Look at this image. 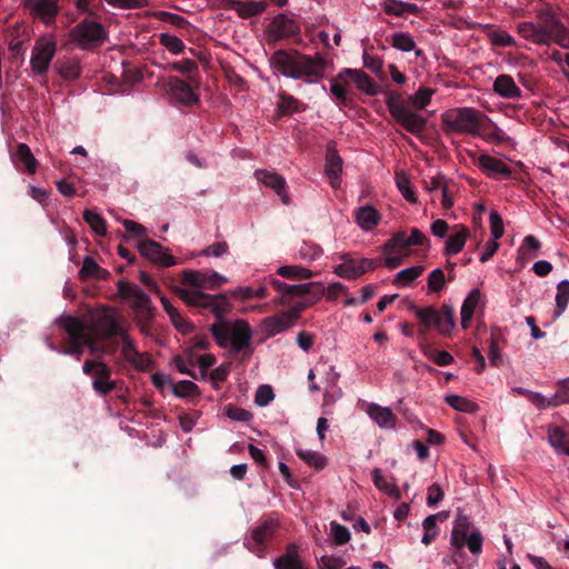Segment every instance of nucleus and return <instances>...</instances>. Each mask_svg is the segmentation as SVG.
<instances>
[{
	"mask_svg": "<svg viewBox=\"0 0 569 569\" xmlns=\"http://www.w3.org/2000/svg\"><path fill=\"white\" fill-rule=\"evenodd\" d=\"M91 330L100 340L112 343L119 341L128 331L123 320L116 312L104 310L99 313L91 326Z\"/></svg>",
	"mask_w": 569,
	"mask_h": 569,
	"instance_id": "obj_8",
	"label": "nucleus"
},
{
	"mask_svg": "<svg viewBox=\"0 0 569 569\" xmlns=\"http://www.w3.org/2000/svg\"><path fill=\"white\" fill-rule=\"evenodd\" d=\"M270 66L282 76L306 83H316L325 77L328 61L317 52L315 56L301 53L298 50H276L270 59Z\"/></svg>",
	"mask_w": 569,
	"mask_h": 569,
	"instance_id": "obj_2",
	"label": "nucleus"
},
{
	"mask_svg": "<svg viewBox=\"0 0 569 569\" xmlns=\"http://www.w3.org/2000/svg\"><path fill=\"white\" fill-rule=\"evenodd\" d=\"M56 51L57 44L53 40L46 38H40L37 40L30 59L32 71L39 76L46 74L56 54Z\"/></svg>",
	"mask_w": 569,
	"mask_h": 569,
	"instance_id": "obj_13",
	"label": "nucleus"
},
{
	"mask_svg": "<svg viewBox=\"0 0 569 569\" xmlns=\"http://www.w3.org/2000/svg\"><path fill=\"white\" fill-rule=\"evenodd\" d=\"M254 177L260 183L274 190L284 204L289 203L290 199L286 191V180L282 176L268 170H256Z\"/></svg>",
	"mask_w": 569,
	"mask_h": 569,
	"instance_id": "obj_24",
	"label": "nucleus"
},
{
	"mask_svg": "<svg viewBox=\"0 0 569 569\" xmlns=\"http://www.w3.org/2000/svg\"><path fill=\"white\" fill-rule=\"evenodd\" d=\"M446 402L453 409L462 412H475L478 406L458 395H450L446 398Z\"/></svg>",
	"mask_w": 569,
	"mask_h": 569,
	"instance_id": "obj_54",
	"label": "nucleus"
},
{
	"mask_svg": "<svg viewBox=\"0 0 569 569\" xmlns=\"http://www.w3.org/2000/svg\"><path fill=\"white\" fill-rule=\"evenodd\" d=\"M372 481H373L375 486L380 491H383L385 493L392 497L393 499L399 500L401 498V492H400L399 488L393 483L387 482V480L382 476L380 469H378V468L373 469Z\"/></svg>",
	"mask_w": 569,
	"mask_h": 569,
	"instance_id": "obj_43",
	"label": "nucleus"
},
{
	"mask_svg": "<svg viewBox=\"0 0 569 569\" xmlns=\"http://www.w3.org/2000/svg\"><path fill=\"white\" fill-rule=\"evenodd\" d=\"M159 42L173 54H179L183 52L186 48L183 41L180 38L169 33H160Z\"/></svg>",
	"mask_w": 569,
	"mask_h": 569,
	"instance_id": "obj_53",
	"label": "nucleus"
},
{
	"mask_svg": "<svg viewBox=\"0 0 569 569\" xmlns=\"http://www.w3.org/2000/svg\"><path fill=\"white\" fill-rule=\"evenodd\" d=\"M268 283L279 293L273 300L276 305H290L293 299L302 297L308 292L312 284H288L277 278L271 277Z\"/></svg>",
	"mask_w": 569,
	"mask_h": 569,
	"instance_id": "obj_18",
	"label": "nucleus"
},
{
	"mask_svg": "<svg viewBox=\"0 0 569 569\" xmlns=\"http://www.w3.org/2000/svg\"><path fill=\"white\" fill-rule=\"evenodd\" d=\"M289 309L286 313L289 315L292 321L296 323L300 319L301 312L310 307L308 300L305 297L293 299L292 303L288 305Z\"/></svg>",
	"mask_w": 569,
	"mask_h": 569,
	"instance_id": "obj_63",
	"label": "nucleus"
},
{
	"mask_svg": "<svg viewBox=\"0 0 569 569\" xmlns=\"http://www.w3.org/2000/svg\"><path fill=\"white\" fill-rule=\"evenodd\" d=\"M478 167L488 177H492L493 174L498 173L508 178L512 173L511 168L507 166L502 160L491 157L489 154H481L478 158Z\"/></svg>",
	"mask_w": 569,
	"mask_h": 569,
	"instance_id": "obj_30",
	"label": "nucleus"
},
{
	"mask_svg": "<svg viewBox=\"0 0 569 569\" xmlns=\"http://www.w3.org/2000/svg\"><path fill=\"white\" fill-rule=\"evenodd\" d=\"M538 18L541 22L539 24L540 28H545L550 41L556 42L562 48H569V31L553 11H540Z\"/></svg>",
	"mask_w": 569,
	"mask_h": 569,
	"instance_id": "obj_15",
	"label": "nucleus"
},
{
	"mask_svg": "<svg viewBox=\"0 0 569 569\" xmlns=\"http://www.w3.org/2000/svg\"><path fill=\"white\" fill-rule=\"evenodd\" d=\"M548 439L552 448L569 456V436L561 428H550Z\"/></svg>",
	"mask_w": 569,
	"mask_h": 569,
	"instance_id": "obj_39",
	"label": "nucleus"
},
{
	"mask_svg": "<svg viewBox=\"0 0 569 569\" xmlns=\"http://www.w3.org/2000/svg\"><path fill=\"white\" fill-rule=\"evenodd\" d=\"M198 86L189 80L169 77L166 90L178 103L190 107L199 102V94L194 90Z\"/></svg>",
	"mask_w": 569,
	"mask_h": 569,
	"instance_id": "obj_14",
	"label": "nucleus"
},
{
	"mask_svg": "<svg viewBox=\"0 0 569 569\" xmlns=\"http://www.w3.org/2000/svg\"><path fill=\"white\" fill-rule=\"evenodd\" d=\"M322 254V249L320 246L311 242H303L298 250V256L300 259L306 261H313L318 259Z\"/></svg>",
	"mask_w": 569,
	"mask_h": 569,
	"instance_id": "obj_56",
	"label": "nucleus"
},
{
	"mask_svg": "<svg viewBox=\"0 0 569 569\" xmlns=\"http://www.w3.org/2000/svg\"><path fill=\"white\" fill-rule=\"evenodd\" d=\"M481 299V292L479 289H472L462 302L460 316L461 326L463 329L469 328L470 321L472 320L475 310Z\"/></svg>",
	"mask_w": 569,
	"mask_h": 569,
	"instance_id": "obj_33",
	"label": "nucleus"
},
{
	"mask_svg": "<svg viewBox=\"0 0 569 569\" xmlns=\"http://www.w3.org/2000/svg\"><path fill=\"white\" fill-rule=\"evenodd\" d=\"M433 91L428 88H420L416 93L410 96L409 102L417 109L426 108L431 100Z\"/></svg>",
	"mask_w": 569,
	"mask_h": 569,
	"instance_id": "obj_57",
	"label": "nucleus"
},
{
	"mask_svg": "<svg viewBox=\"0 0 569 569\" xmlns=\"http://www.w3.org/2000/svg\"><path fill=\"white\" fill-rule=\"evenodd\" d=\"M121 345V356L122 358L130 363L131 366L136 362V358L138 357V349L134 345L132 338L127 333L119 340V346Z\"/></svg>",
	"mask_w": 569,
	"mask_h": 569,
	"instance_id": "obj_50",
	"label": "nucleus"
},
{
	"mask_svg": "<svg viewBox=\"0 0 569 569\" xmlns=\"http://www.w3.org/2000/svg\"><path fill=\"white\" fill-rule=\"evenodd\" d=\"M381 7L387 14L395 17H405L406 13L417 14L419 12L417 4L400 0H385Z\"/></svg>",
	"mask_w": 569,
	"mask_h": 569,
	"instance_id": "obj_36",
	"label": "nucleus"
},
{
	"mask_svg": "<svg viewBox=\"0 0 569 569\" xmlns=\"http://www.w3.org/2000/svg\"><path fill=\"white\" fill-rule=\"evenodd\" d=\"M172 392L178 398L192 397L200 393L199 387L190 380L172 383Z\"/></svg>",
	"mask_w": 569,
	"mask_h": 569,
	"instance_id": "obj_52",
	"label": "nucleus"
},
{
	"mask_svg": "<svg viewBox=\"0 0 569 569\" xmlns=\"http://www.w3.org/2000/svg\"><path fill=\"white\" fill-rule=\"evenodd\" d=\"M83 348L87 347L91 355H109L113 356L119 349V341H114L112 343L99 345L97 341V336L93 337L90 333L86 332L83 329V338H82Z\"/></svg>",
	"mask_w": 569,
	"mask_h": 569,
	"instance_id": "obj_34",
	"label": "nucleus"
},
{
	"mask_svg": "<svg viewBox=\"0 0 569 569\" xmlns=\"http://www.w3.org/2000/svg\"><path fill=\"white\" fill-rule=\"evenodd\" d=\"M345 76L349 77L359 90L369 96H376L379 92L376 81L362 70L346 68L338 74V78L343 79Z\"/></svg>",
	"mask_w": 569,
	"mask_h": 569,
	"instance_id": "obj_25",
	"label": "nucleus"
},
{
	"mask_svg": "<svg viewBox=\"0 0 569 569\" xmlns=\"http://www.w3.org/2000/svg\"><path fill=\"white\" fill-rule=\"evenodd\" d=\"M411 311L419 319V336L421 341L426 340V335L431 328H436L442 336H450L456 322L455 310L448 305H442L440 309L435 307H418L413 305ZM423 353L436 365L445 367L453 362V357L448 351H435L421 342Z\"/></svg>",
	"mask_w": 569,
	"mask_h": 569,
	"instance_id": "obj_3",
	"label": "nucleus"
},
{
	"mask_svg": "<svg viewBox=\"0 0 569 569\" xmlns=\"http://www.w3.org/2000/svg\"><path fill=\"white\" fill-rule=\"evenodd\" d=\"M391 46L402 52H410L416 49L413 38L407 32H396L391 37Z\"/></svg>",
	"mask_w": 569,
	"mask_h": 569,
	"instance_id": "obj_49",
	"label": "nucleus"
},
{
	"mask_svg": "<svg viewBox=\"0 0 569 569\" xmlns=\"http://www.w3.org/2000/svg\"><path fill=\"white\" fill-rule=\"evenodd\" d=\"M539 248V240L535 236H527L523 239L522 246L518 249V261L523 264L526 261L532 258L529 251H537Z\"/></svg>",
	"mask_w": 569,
	"mask_h": 569,
	"instance_id": "obj_51",
	"label": "nucleus"
},
{
	"mask_svg": "<svg viewBox=\"0 0 569 569\" xmlns=\"http://www.w3.org/2000/svg\"><path fill=\"white\" fill-rule=\"evenodd\" d=\"M17 160L22 163L28 173H34L37 170L38 161L33 157L31 149L26 143H19L16 152Z\"/></svg>",
	"mask_w": 569,
	"mask_h": 569,
	"instance_id": "obj_41",
	"label": "nucleus"
},
{
	"mask_svg": "<svg viewBox=\"0 0 569 569\" xmlns=\"http://www.w3.org/2000/svg\"><path fill=\"white\" fill-rule=\"evenodd\" d=\"M482 541L481 532L473 528L470 518L459 515L451 531V545L458 549L467 546L471 553L478 555L482 551Z\"/></svg>",
	"mask_w": 569,
	"mask_h": 569,
	"instance_id": "obj_6",
	"label": "nucleus"
},
{
	"mask_svg": "<svg viewBox=\"0 0 569 569\" xmlns=\"http://www.w3.org/2000/svg\"><path fill=\"white\" fill-rule=\"evenodd\" d=\"M296 453L307 465L315 467L317 470H321L326 466L325 456L318 451L297 449Z\"/></svg>",
	"mask_w": 569,
	"mask_h": 569,
	"instance_id": "obj_47",
	"label": "nucleus"
},
{
	"mask_svg": "<svg viewBox=\"0 0 569 569\" xmlns=\"http://www.w3.org/2000/svg\"><path fill=\"white\" fill-rule=\"evenodd\" d=\"M447 517H448V513L439 512L436 515H430L423 520L422 527H423L425 533L421 539L422 543L428 546L436 539V537L438 535L437 520L438 519L445 520V519H447Z\"/></svg>",
	"mask_w": 569,
	"mask_h": 569,
	"instance_id": "obj_38",
	"label": "nucleus"
},
{
	"mask_svg": "<svg viewBox=\"0 0 569 569\" xmlns=\"http://www.w3.org/2000/svg\"><path fill=\"white\" fill-rule=\"evenodd\" d=\"M59 73L63 79L74 80L80 77L81 68L78 61L70 60L59 67Z\"/></svg>",
	"mask_w": 569,
	"mask_h": 569,
	"instance_id": "obj_58",
	"label": "nucleus"
},
{
	"mask_svg": "<svg viewBox=\"0 0 569 569\" xmlns=\"http://www.w3.org/2000/svg\"><path fill=\"white\" fill-rule=\"evenodd\" d=\"M346 561L341 557L322 556L318 561L319 569H341Z\"/></svg>",
	"mask_w": 569,
	"mask_h": 569,
	"instance_id": "obj_64",
	"label": "nucleus"
},
{
	"mask_svg": "<svg viewBox=\"0 0 569 569\" xmlns=\"http://www.w3.org/2000/svg\"><path fill=\"white\" fill-rule=\"evenodd\" d=\"M446 284V277L442 269L437 268L429 273L428 288L433 292H439Z\"/></svg>",
	"mask_w": 569,
	"mask_h": 569,
	"instance_id": "obj_60",
	"label": "nucleus"
},
{
	"mask_svg": "<svg viewBox=\"0 0 569 569\" xmlns=\"http://www.w3.org/2000/svg\"><path fill=\"white\" fill-rule=\"evenodd\" d=\"M300 33V26L284 13L277 14L269 24V37L273 41L295 37Z\"/></svg>",
	"mask_w": 569,
	"mask_h": 569,
	"instance_id": "obj_21",
	"label": "nucleus"
},
{
	"mask_svg": "<svg viewBox=\"0 0 569 569\" xmlns=\"http://www.w3.org/2000/svg\"><path fill=\"white\" fill-rule=\"evenodd\" d=\"M340 258L343 260V262L335 268V273L338 277L349 280L357 279L367 271L376 269L378 266L377 262L372 259L361 258L356 260L351 258L349 253H343L340 256Z\"/></svg>",
	"mask_w": 569,
	"mask_h": 569,
	"instance_id": "obj_16",
	"label": "nucleus"
},
{
	"mask_svg": "<svg viewBox=\"0 0 569 569\" xmlns=\"http://www.w3.org/2000/svg\"><path fill=\"white\" fill-rule=\"evenodd\" d=\"M425 268L422 266H413L410 268L402 269L396 274L393 283L396 286H409L415 279H417Z\"/></svg>",
	"mask_w": 569,
	"mask_h": 569,
	"instance_id": "obj_46",
	"label": "nucleus"
},
{
	"mask_svg": "<svg viewBox=\"0 0 569 569\" xmlns=\"http://www.w3.org/2000/svg\"><path fill=\"white\" fill-rule=\"evenodd\" d=\"M228 8L236 11L242 19H249L262 13L267 4L263 1L229 0Z\"/></svg>",
	"mask_w": 569,
	"mask_h": 569,
	"instance_id": "obj_29",
	"label": "nucleus"
},
{
	"mask_svg": "<svg viewBox=\"0 0 569 569\" xmlns=\"http://www.w3.org/2000/svg\"><path fill=\"white\" fill-rule=\"evenodd\" d=\"M83 220L90 226L97 236L104 237L107 234L106 221L96 211L89 209L84 210Z\"/></svg>",
	"mask_w": 569,
	"mask_h": 569,
	"instance_id": "obj_45",
	"label": "nucleus"
},
{
	"mask_svg": "<svg viewBox=\"0 0 569 569\" xmlns=\"http://www.w3.org/2000/svg\"><path fill=\"white\" fill-rule=\"evenodd\" d=\"M181 282L199 289H216L226 283L227 278L216 271L186 270Z\"/></svg>",
	"mask_w": 569,
	"mask_h": 569,
	"instance_id": "obj_17",
	"label": "nucleus"
},
{
	"mask_svg": "<svg viewBox=\"0 0 569 569\" xmlns=\"http://www.w3.org/2000/svg\"><path fill=\"white\" fill-rule=\"evenodd\" d=\"M177 296L187 305L198 308H210L217 321L210 326V332L221 348L231 346L233 352L243 351L251 355L250 342L252 330L246 320L226 321L228 301L223 295H209L201 290L176 288Z\"/></svg>",
	"mask_w": 569,
	"mask_h": 569,
	"instance_id": "obj_1",
	"label": "nucleus"
},
{
	"mask_svg": "<svg viewBox=\"0 0 569 569\" xmlns=\"http://www.w3.org/2000/svg\"><path fill=\"white\" fill-rule=\"evenodd\" d=\"M58 323L68 333V339L60 352L79 360L83 353L82 338L83 329H86L83 321L76 317L64 316L58 319Z\"/></svg>",
	"mask_w": 569,
	"mask_h": 569,
	"instance_id": "obj_11",
	"label": "nucleus"
},
{
	"mask_svg": "<svg viewBox=\"0 0 569 569\" xmlns=\"http://www.w3.org/2000/svg\"><path fill=\"white\" fill-rule=\"evenodd\" d=\"M330 530L336 545L342 546L350 540V532L347 527L332 521L330 523Z\"/></svg>",
	"mask_w": 569,
	"mask_h": 569,
	"instance_id": "obj_59",
	"label": "nucleus"
},
{
	"mask_svg": "<svg viewBox=\"0 0 569 569\" xmlns=\"http://www.w3.org/2000/svg\"><path fill=\"white\" fill-rule=\"evenodd\" d=\"M492 90L505 99H520L522 96L520 88L509 74H499L493 81Z\"/></svg>",
	"mask_w": 569,
	"mask_h": 569,
	"instance_id": "obj_26",
	"label": "nucleus"
},
{
	"mask_svg": "<svg viewBox=\"0 0 569 569\" xmlns=\"http://www.w3.org/2000/svg\"><path fill=\"white\" fill-rule=\"evenodd\" d=\"M503 340L502 332L499 328H492L490 333V345H489V360L490 363L495 367H499L501 363V353H500V341Z\"/></svg>",
	"mask_w": 569,
	"mask_h": 569,
	"instance_id": "obj_42",
	"label": "nucleus"
},
{
	"mask_svg": "<svg viewBox=\"0 0 569 569\" xmlns=\"http://www.w3.org/2000/svg\"><path fill=\"white\" fill-rule=\"evenodd\" d=\"M167 68L186 76L191 83L199 84V68L194 60L183 59L168 64Z\"/></svg>",
	"mask_w": 569,
	"mask_h": 569,
	"instance_id": "obj_37",
	"label": "nucleus"
},
{
	"mask_svg": "<svg viewBox=\"0 0 569 569\" xmlns=\"http://www.w3.org/2000/svg\"><path fill=\"white\" fill-rule=\"evenodd\" d=\"M368 415L381 428H391L396 423V416L387 407L372 403L368 407Z\"/></svg>",
	"mask_w": 569,
	"mask_h": 569,
	"instance_id": "obj_35",
	"label": "nucleus"
},
{
	"mask_svg": "<svg viewBox=\"0 0 569 569\" xmlns=\"http://www.w3.org/2000/svg\"><path fill=\"white\" fill-rule=\"evenodd\" d=\"M483 114L473 108H453L441 116L446 133H468L478 136L482 127Z\"/></svg>",
	"mask_w": 569,
	"mask_h": 569,
	"instance_id": "obj_4",
	"label": "nucleus"
},
{
	"mask_svg": "<svg viewBox=\"0 0 569 569\" xmlns=\"http://www.w3.org/2000/svg\"><path fill=\"white\" fill-rule=\"evenodd\" d=\"M295 322L286 311L278 312L273 316L267 317L261 321V330L267 338L274 337L290 329Z\"/></svg>",
	"mask_w": 569,
	"mask_h": 569,
	"instance_id": "obj_23",
	"label": "nucleus"
},
{
	"mask_svg": "<svg viewBox=\"0 0 569 569\" xmlns=\"http://www.w3.org/2000/svg\"><path fill=\"white\" fill-rule=\"evenodd\" d=\"M137 248L140 254L151 262L159 263L163 267H170L174 264L173 257L169 254L160 243L153 240H139Z\"/></svg>",
	"mask_w": 569,
	"mask_h": 569,
	"instance_id": "obj_20",
	"label": "nucleus"
},
{
	"mask_svg": "<svg viewBox=\"0 0 569 569\" xmlns=\"http://www.w3.org/2000/svg\"><path fill=\"white\" fill-rule=\"evenodd\" d=\"M396 182H397V187H398L399 191L401 192V194L403 196V198L411 203H416L417 198L415 196L413 190L410 187V181H409L408 177L406 174H397Z\"/></svg>",
	"mask_w": 569,
	"mask_h": 569,
	"instance_id": "obj_62",
	"label": "nucleus"
},
{
	"mask_svg": "<svg viewBox=\"0 0 569 569\" xmlns=\"http://www.w3.org/2000/svg\"><path fill=\"white\" fill-rule=\"evenodd\" d=\"M279 523L274 519H266L256 528L252 529L250 538L243 541L244 547L259 558L264 556L267 543L274 536Z\"/></svg>",
	"mask_w": 569,
	"mask_h": 569,
	"instance_id": "obj_12",
	"label": "nucleus"
},
{
	"mask_svg": "<svg viewBox=\"0 0 569 569\" xmlns=\"http://www.w3.org/2000/svg\"><path fill=\"white\" fill-rule=\"evenodd\" d=\"M277 274L290 279H310L313 276V272L301 266H282L277 270Z\"/></svg>",
	"mask_w": 569,
	"mask_h": 569,
	"instance_id": "obj_44",
	"label": "nucleus"
},
{
	"mask_svg": "<svg viewBox=\"0 0 569 569\" xmlns=\"http://www.w3.org/2000/svg\"><path fill=\"white\" fill-rule=\"evenodd\" d=\"M569 403V381L568 378L560 380L557 383V390L551 397V406L559 407L561 405Z\"/></svg>",
	"mask_w": 569,
	"mask_h": 569,
	"instance_id": "obj_55",
	"label": "nucleus"
},
{
	"mask_svg": "<svg viewBox=\"0 0 569 569\" xmlns=\"http://www.w3.org/2000/svg\"><path fill=\"white\" fill-rule=\"evenodd\" d=\"M82 372L93 378L92 388L101 397L108 396L117 388V381L111 380V368L102 360H86Z\"/></svg>",
	"mask_w": 569,
	"mask_h": 569,
	"instance_id": "obj_10",
	"label": "nucleus"
},
{
	"mask_svg": "<svg viewBox=\"0 0 569 569\" xmlns=\"http://www.w3.org/2000/svg\"><path fill=\"white\" fill-rule=\"evenodd\" d=\"M569 303V280H562L557 286L556 316H560Z\"/></svg>",
	"mask_w": 569,
	"mask_h": 569,
	"instance_id": "obj_48",
	"label": "nucleus"
},
{
	"mask_svg": "<svg viewBox=\"0 0 569 569\" xmlns=\"http://www.w3.org/2000/svg\"><path fill=\"white\" fill-rule=\"evenodd\" d=\"M410 247L408 237L405 232L395 233L390 240L383 246L387 251H397Z\"/></svg>",
	"mask_w": 569,
	"mask_h": 569,
	"instance_id": "obj_61",
	"label": "nucleus"
},
{
	"mask_svg": "<svg viewBox=\"0 0 569 569\" xmlns=\"http://www.w3.org/2000/svg\"><path fill=\"white\" fill-rule=\"evenodd\" d=\"M518 33L521 38L529 40L537 44H549L551 41L548 38V33L545 28H540V26L535 24L530 21L520 22L517 26Z\"/></svg>",
	"mask_w": 569,
	"mask_h": 569,
	"instance_id": "obj_28",
	"label": "nucleus"
},
{
	"mask_svg": "<svg viewBox=\"0 0 569 569\" xmlns=\"http://www.w3.org/2000/svg\"><path fill=\"white\" fill-rule=\"evenodd\" d=\"M70 37L83 50L100 47L107 39V32L100 22L82 20L70 31Z\"/></svg>",
	"mask_w": 569,
	"mask_h": 569,
	"instance_id": "obj_9",
	"label": "nucleus"
},
{
	"mask_svg": "<svg viewBox=\"0 0 569 569\" xmlns=\"http://www.w3.org/2000/svg\"><path fill=\"white\" fill-rule=\"evenodd\" d=\"M117 288L121 299L130 301V306L136 312V323L152 325L156 308L152 306L150 297L137 284L124 280L118 281Z\"/></svg>",
	"mask_w": 569,
	"mask_h": 569,
	"instance_id": "obj_5",
	"label": "nucleus"
},
{
	"mask_svg": "<svg viewBox=\"0 0 569 569\" xmlns=\"http://www.w3.org/2000/svg\"><path fill=\"white\" fill-rule=\"evenodd\" d=\"M274 569H305L296 543H289L286 552L273 560Z\"/></svg>",
	"mask_w": 569,
	"mask_h": 569,
	"instance_id": "obj_27",
	"label": "nucleus"
},
{
	"mask_svg": "<svg viewBox=\"0 0 569 569\" xmlns=\"http://www.w3.org/2000/svg\"><path fill=\"white\" fill-rule=\"evenodd\" d=\"M24 6L31 14L40 19L44 24L50 26L59 14V0H26Z\"/></svg>",
	"mask_w": 569,
	"mask_h": 569,
	"instance_id": "obj_19",
	"label": "nucleus"
},
{
	"mask_svg": "<svg viewBox=\"0 0 569 569\" xmlns=\"http://www.w3.org/2000/svg\"><path fill=\"white\" fill-rule=\"evenodd\" d=\"M453 230L455 233H452L446 242L445 254L447 256L459 253L463 249L467 238L470 234L469 230L461 224H456Z\"/></svg>",
	"mask_w": 569,
	"mask_h": 569,
	"instance_id": "obj_31",
	"label": "nucleus"
},
{
	"mask_svg": "<svg viewBox=\"0 0 569 569\" xmlns=\"http://www.w3.org/2000/svg\"><path fill=\"white\" fill-rule=\"evenodd\" d=\"M388 110L393 119L412 134H419L426 129L427 120L422 116L412 112L408 104L399 98L389 94L386 100Z\"/></svg>",
	"mask_w": 569,
	"mask_h": 569,
	"instance_id": "obj_7",
	"label": "nucleus"
},
{
	"mask_svg": "<svg viewBox=\"0 0 569 569\" xmlns=\"http://www.w3.org/2000/svg\"><path fill=\"white\" fill-rule=\"evenodd\" d=\"M381 216L377 209L370 204L360 207L356 211V221L363 230H372L380 222Z\"/></svg>",
	"mask_w": 569,
	"mask_h": 569,
	"instance_id": "obj_32",
	"label": "nucleus"
},
{
	"mask_svg": "<svg viewBox=\"0 0 569 569\" xmlns=\"http://www.w3.org/2000/svg\"><path fill=\"white\" fill-rule=\"evenodd\" d=\"M342 171V159L336 149L335 142H329L326 150V174L332 188L340 186V174Z\"/></svg>",
	"mask_w": 569,
	"mask_h": 569,
	"instance_id": "obj_22",
	"label": "nucleus"
},
{
	"mask_svg": "<svg viewBox=\"0 0 569 569\" xmlns=\"http://www.w3.org/2000/svg\"><path fill=\"white\" fill-rule=\"evenodd\" d=\"M277 106L281 114H291L305 110L303 103L287 92H281L279 94Z\"/></svg>",
	"mask_w": 569,
	"mask_h": 569,
	"instance_id": "obj_40",
	"label": "nucleus"
}]
</instances>
